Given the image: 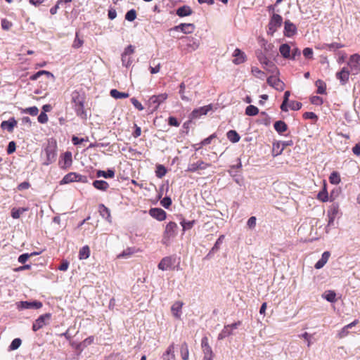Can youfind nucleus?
Wrapping results in <instances>:
<instances>
[{
  "label": "nucleus",
  "mask_w": 360,
  "mask_h": 360,
  "mask_svg": "<svg viewBox=\"0 0 360 360\" xmlns=\"http://www.w3.org/2000/svg\"><path fill=\"white\" fill-rule=\"evenodd\" d=\"M72 102L74 103V109L77 115L82 118L86 117L84 107V97L78 91L72 94Z\"/></svg>",
  "instance_id": "1"
},
{
  "label": "nucleus",
  "mask_w": 360,
  "mask_h": 360,
  "mask_svg": "<svg viewBox=\"0 0 360 360\" xmlns=\"http://www.w3.org/2000/svg\"><path fill=\"white\" fill-rule=\"evenodd\" d=\"M168 98L167 93L160 94L158 95H153L150 96L148 101V105L153 110H156L160 105L163 103Z\"/></svg>",
  "instance_id": "2"
},
{
  "label": "nucleus",
  "mask_w": 360,
  "mask_h": 360,
  "mask_svg": "<svg viewBox=\"0 0 360 360\" xmlns=\"http://www.w3.org/2000/svg\"><path fill=\"white\" fill-rule=\"evenodd\" d=\"M56 143L55 141H49L47 146L44 149L46 155L45 164L46 165L53 162L56 159Z\"/></svg>",
  "instance_id": "3"
},
{
  "label": "nucleus",
  "mask_w": 360,
  "mask_h": 360,
  "mask_svg": "<svg viewBox=\"0 0 360 360\" xmlns=\"http://www.w3.org/2000/svg\"><path fill=\"white\" fill-rule=\"evenodd\" d=\"M347 65L352 75H358L360 72V56L357 53L352 55Z\"/></svg>",
  "instance_id": "4"
},
{
  "label": "nucleus",
  "mask_w": 360,
  "mask_h": 360,
  "mask_svg": "<svg viewBox=\"0 0 360 360\" xmlns=\"http://www.w3.org/2000/svg\"><path fill=\"white\" fill-rule=\"evenodd\" d=\"M51 314L50 313H46L41 315L33 323L32 330L34 331H37L39 329L42 328L44 326L49 325L51 321Z\"/></svg>",
  "instance_id": "5"
},
{
  "label": "nucleus",
  "mask_w": 360,
  "mask_h": 360,
  "mask_svg": "<svg viewBox=\"0 0 360 360\" xmlns=\"http://www.w3.org/2000/svg\"><path fill=\"white\" fill-rule=\"evenodd\" d=\"M201 346L203 352V360H213V352L211 347L209 345L208 339L204 337L201 340Z\"/></svg>",
  "instance_id": "6"
},
{
  "label": "nucleus",
  "mask_w": 360,
  "mask_h": 360,
  "mask_svg": "<svg viewBox=\"0 0 360 360\" xmlns=\"http://www.w3.org/2000/svg\"><path fill=\"white\" fill-rule=\"evenodd\" d=\"M195 27L193 23H181L170 29V32H181L184 34H191L194 32Z\"/></svg>",
  "instance_id": "7"
},
{
  "label": "nucleus",
  "mask_w": 360,
  "mask_h": 360,
  "mask_svg": "<svg viewBox=\"0 0 360 360\" xmlns=\"http://www.w3.org/2000/svg\"><path fill=\"white\" fill-rule=\"evenodd\" d=\"M283 18L278 15L274 13L269 23V29L272 33L275 32L278 27H281L282 25Z\"/></svg>",
  "instance_id": "8"
},
{
  "label": "nucleus",
  "mask_w": 360,
  "mask_h": 360,
  "mask_svg": "<svg viewBox=\"0 0 360 360\" xmlns=\"http://www.w3.org/2000/svg\"><path fill=\"white\" fill-rule=\"evenodd\" d=\"M41 307L42 303L39 301H21L17 303V307L20 310L26 309H40Z\"/></svg>",
  "instance_id": "9"
},
{
  "label": "nucleus",
  "mask_w": 360,
  "mask_h": 360,
  "mask_svg": "<svg viewBox=\"0 0 360 360\" xmlns=\"http://www.w3.org/2000/svg\"><path fill=\"white\" fill-rule=\"evenodd\" d=\"M210 167V164L206 163L202 160H198L196 162L191 163L188 165L187 172H195L199 169H206Z\"/></svg>",
  "instance_id": "10"
},
{
  "label": "nucleus",
  "mask_w": 360,
  "mask_h": 360,
  "mask_svg": "<svg viewBox=\"0 0 360 360\" xmlns=\"http://www.w3.org/2000/svg\"><path fill=\"white\" fill-rule=\"evenodd\" d=\"M267 84L278 91H283L284 84L276 76H270L267 78Z\"/></svg>",
  "instance_id": "11"
},
{
  "label": "nucleus",
  "mask_w": 360,
  "mask_h": 360,
  "mask_svg": "<svg viewBox=\"0 0 360 360\" xmlns=\"http://www.w3.org/2000/svg\"><path fill=\"white\" fill-rule=\"evenodd\" d=\"M178 226L175 222L170 221L167 224L165 231V237L168 238L174 237L177 233Z\"/></svg>",
  "instance_id": "12"
},
{
  "label": "nucleus",
  "mask_w": 360,
  "mask_h": 360,
  "mask_svg": "<svg viewBox=\"0 0 360 360\" xmlns=\"http://www.w3.org/2000/svg\"><path fill=\"white\" fill-rule=\"evenodd\" d=\"M212 105H208L195 109L191 114V119L199 118L202 115H206L210 110H212Z\"/></svg>",
  "instance_id": "13"
},
{
  "label": "nucleus",
  "mask_w": 360,
  "mask_h": 360,
  "mask_svg": "<svg viewBox=\"0 0 360 360\" xmlns=\"http://www.w3.org/2000/svg\"><path fill=\"white\" fill-rule=\"evenodd\" d=\"M150 215L158 221L166 219V212L161 208H151L149 210Z\"/></svg>",
  "instance_id": "14"
},
{
  "label": "nucleus",
  "mask_w": 360,
  "mask_h": 360,
  "mask_svg": "<svg viewBox=\"0 0 360 360\" xmlns=\"http://www.w3.org/2000/svg\"><path fill=\"white\" fill-rule=\"evenodd\" d=\"M350 71L348 68H343L340 72L336 73V77L338 79L341 84L345 85L349 80Z\"/></svg>",
  "instance_id": "15"
},
{
  "label": "nucleus",
  "mask_w": 360,
  "mask_h": 360,
  "mask_svg": "<svg viewBox=\"0 0 360 360\" xmlns=\"http://www.w3.org/2000/svg\"><path fill=\"white\" fill-rule=\"evenodd\" d=\"M296 32L297 27L292 22H291L290 20L285 21L284 34L286 37H290L293 36Z\"/></svg>",
  "instance_id": "16"
},
{
  "label": "nucleus",
  "mask_w": 360,
  "mask_h": 360,
  "mask_svg": "<svg viewBox=\"0 0 360 360\" xmlns=\"http://www.w3.org/2000/svg\"><path fill=\"white\" fill-rule=\"evenodd\" d=\"M183 302H181V301H177V302H175L172 307H171V311H172V315L176 318V319H181V309H182V307H183Z\"/></svg>",
  "instance_id": "17"
},
{
  "label": "nucleus",
  "mask_w": 360,
  "mask_h": 360,
  "mask_svg": "<svg viewBox=\"0 0 360 360\" xmlns=\"http://www.w3.org/2000/svg\"><path fill=\"white\" fill-rule=\"evenodd\" d=\"M174 260L171 257H164L158 264V269L166 271L174 264Z\"/></svg>",
  "instance_id": "18"
},
{
  "label": "nucleus",
  "mask_w": 360,
  "mask_h": 360,
  "mask_svg": "<svg viewBox=\"0 0 360 360\" xmlns=\"http://www.w3.org/2000/svg\"><path fill=\"white\" fill-rule=\"evenodd\" d=\"M16 125L17 121L14 117H11L7 121H3L1 124V127L3 129H7L9 132H11Z\"/></svg>",
  "instance_id": "19"
},
{
  "label": "nucleus",
  "mask_w": 360,
  "mask_h": 360,
  "mask_svg": "<svg viewBox=\"0 0 360 360\" xmlns=\"http://www.w3.org/2000/svg\"><path fill=\"white\" fill-rule=\"evenodd\" d=\"M100 214L103 218L105 219L109 223L112 222V218L110 215V210L105 207L103 204H101L98 206Z\"/></svg>",
  "instance_id": "20"
},
{
  "label": "nucleus",
  "mask_w": 360,
  "mask_h": 360,
  "mask_svg": "<svg viewBox=\"0 0 360 360\" xmlns=\"http://www.w3.org/2000/svg\"><path fill=\"white\" fill-rule=\"evenodd\" d=\"M182 39L188 41L186 46L188 51H195L199 47V41L193 37H183Z\"/></svg>",
  "instance_id": "21"
},
{
  "label": "nucleus",
  "mask_w": 360,
  "mask_h": 360,
  "mask_svg": "<svg viewBox=\"0 0 360 360\" xmlns=\"http://www.w3.org/2000/svg\"><path fill=\"white\" fill-rule=\"evenodd\" d=\"M233 56L235 57L233 63L236 65L241 64L245 60V54L239 49L234 51Z\"/></svg>",
  "instance_id": "22"
},
{
  "label": "nucleus",
  "mask_w": 360,
  "mask_h": 360,
  "mask_svg": "<svg viewBox=\"0 0 360 360\" xmlns=\"http://www.w3.org/2000/svg\"><path fill=\"white\" fill-rule=\"evenodd\" d=\"M192 9L188 6H183L176 10V15L179 17H185L191 15Z\"/></svg>",
  "instance_id": "23"
},
{
  "label": "nucleus",
  "mask_w": 360,
  "mask_h": 360,
  "mask_svg": "<svg viewBox=\"0 0 360 360\" xmlns=\"http://www.w3.org/2000/svg\"><path fill=\"white\" fill-rule=\"evenodd\" d=\"M329 257V252H324L321 255V258L315 264V268L316 269H321L328 262Z\"/></svg>",
  "instance_id": "24"
},
{
  "label": "nucleus",
  "mask_w": 360,
  "mask_h": 360,
  "mask_svg": "<svg viewBox=\"0 0 360 360\" xmlns=\"http://www.w3.org/2000/svg\"><path fill=\"white\" fill-rule=\"evenodd\" d=\"M174 345L172 344L168 347L163 354V360H175Z\"/></svg>",
  "instance_id": "25"
},
{
  "label": "nucleus",
  "mask_w": 360,
  "mask_h": 360,
  "mask_svg": "<svg viewBox=\"0 0 360 360\" xmlns=\"http://www.w3.org/2000/svg\"><path fill=\"white\" fill-rule=\"evenodd\" d=\"M357 323H358V320H354L353 322L347 324V326H345V327H343L342 328V330L338 333V336L340 338H342L347 336V334L349 333L348 330L349 328H352V327L355 326Z\"/></svg>",
  "instance_id": "26"
},
{
  "label": "nucleus",
  "mask_w": 360,
  "mask_h": 360,
  "mask_svg": "<svg viewBox=\"0 0 360 360\" xmlns=\"http://www.w3.org/2000/svg\"><path fill=\"white\" fill-rule=\"evenodd\" d=\"M279 51L282 56L285 58H290V46L287 44H283L281 45L279 48Z\"/></svg>",
  "instance_id": "27"
},
{
  "label": "nucleus",
  "mask_w": 360,
  "mask_h": 360,
  "mask_svg": "<svg viewBox=\"0 0 360 360\" xmlns=\"http://www.w3.org/2000/svg\"><path fill=\"white\" fill-rule=\"evenodd\" d=\"M274 127L275 130L279 134L283 133L288 129L287 124L281 120L276 121L274 123Z\"/></svg>",
  "instance_id": "28"
},
{
  "label": "nucleus",
  "mask_w": 360,
  "mask_h": 360,
  "mask_svg": "<svg viewBox=\"0 0 360 360\" xmlns=\"http://www.w3.org/2000/svg\"><path fill=\"white\" fill-rule=\"evenodd\" d=\"M93 186L98 190L101 191H106L108 187L109 184L108 182L103 180H96L93 182Z\"/></svg>",
  "instance_id": "29"
},
{
  "label": "nucleus",
  "mask_w": 360,
  "mask_h": 360,
  "mask_svg": "<svg viewBox=\"0 0 360 360\" xmlns=\"http://www.w3.org/2000/svg\"><path fill=\"white\" fill-rule=\"evenodd\" d=\"M77 173L70 172L66 174L60 181V184H66L76 181Z\"/></svg>",
  "instance_id": "30"
},
{
  "label": "nucleus",
  "mask_w": 360,
  "mask_h": 360,
  "mask_svg": "<svg viewBox=\"0 0 360 360\" xmlns=\"http://www.w3.org/2000/svg\"><path fill=\"white\" fill-rule=\"evenodd\" d=\"M97 177L113 178L115 176V171L112 169H108L106 172L103 170H98L96 172Z\"/></svg>",
  "instance_id": "31"
},
{
  "label": "nucleus",
  "mask_w": 360,
  "mask_h": 360,
  "mask_svg": "<svg viewBox=\"0 0 360 360\" xmlns=\"http://www.w3.org/2000/svg\"><path fill=\"white\" fill-rule=\"evenodd\" d=\"M180 354L183 360H188L189 357L188 346L186 342H183L180 347Z\"/></svg>",
  "instance_id": "32"
},
{
  "label": "nucleus",
  "mask_w": 360,
  "mask_h": 360,
  "mask_svg": "<svg viewBox=\"0 0 360 360\" xmlns=\"http://www.w3.org/2000/svg\"><path fill=\"white\" fill-rule=\"evenodd\" d=\"M344 46H345V45L342 44L338 43V42H333L331 44H324L323 46V48L325 49H327L328 51H335V50L341 49Z\"/></svg>",
  "instance_id": "33"
},
{
  "label": "nucleus",
  "mask_w": 360,
  "mask_h": 360,
  "mask_svg": "<svg viewBox=\"0 0 360 360\" xmlns=\"http://www.w3.org/2000/svg\"><path fill=\"white\" fill-rule=\"evenodd\" d=\"M232 334L233 331L230 328V326H229V325L224 326V328L218 335V340H221Z\"/></svg>",
  "instance_id": "34"
},
{
  "label": "nucleus",
  "mask_w": 360,
  "mask_h": 360,
  "mask_svg": "<svg viewBox=\"0 0 360 360\" xmlns=\"http://www.w3.org/2000/svg\"><path fill=\"white\" fill-rule=\"evenodd\" d=\"M227 139L232 143H237L240 141V136L235 130H230L226 134Z\"/></svg>",
  "instance_id": "35"
},
{
  "label": "nucleus",
  "mask_w": 360,
  "mask_h": 360,
  "mask_svg": "<svg viewBox=\"0 0 360 360\" xmlns=\"http://www.w3.org/2000/svg\"><path fill=\"white\" fill-rule=\"evenodd\" d=\"M110 94L112 98L116 99L128 98L129 96L128 93L120 92L117 89H112Z\"/></svg>",
  "instance_id": "36"
},
{
  "label": "nucleus",
  "mask_w": 360,
  "mask_h": 360,
  "mask_svg": "<svg viewBox=\"0 0 360 360\" xmlns=\"http://www.w3.org/2000/svg\"><path fill=\"white\" fill-rule=\"evenodd\" d=\"M90 255V249L88 245L82 247L79 252V259H86Z\"/></svg>",
  "instance_id": "37"
},
{
  "label": "nucleus",
  "mask_w": 360,
  "mask_h": 360,
  "mask_svg": "<svg viewBox=\"0 0 360 360\" xmlns=\"http://www.w3.org/2000/svg\"><path fill=\"white\" fill-rule=\"evenodd\" d=\"M323 297L330 302H335L336 301V293L333 290H328L323 294Z\"/></svg>",
  "instance_id": "38"
},
{
  "label": "nucleus",
  "mask_w": 360,
  "mask_h": 360,
  "mask_svg": "<svg viewBox=\"0 0 360 360\" xmlns=\"http://www.w3.org/2000/svg\"><path fill=\"white\" fill-rule=\"evenodd\" d=\"M63 160L64 162V165H63L62 167H70L72 164V153L69 151L65 152L63 154Z\"/></svg>",
  "instance_id": "39"
},
{
  "label": "nucleus",
  "mask_w": 360,
  "mask_h": 360,
  "mask_svg": "<svg viewBox=\"0 0 360 360\" xmlns=\"http://www.w3.org/2000/svg\"><path fill=\"white\" fill-rule=\"evenodd\" d=\"M43 75H47L49 77L54 78L53 75L46 70H40L37 72V73L34 74L30 77L31 80H37L40 76H42Z\"/></svg>",
  "instance_id": "40"
},
{
  "label": "nucleus",
  "mask_w": 360,
  "mask_h": 360,
  "mask_svg": "<svg viewBox=\"0 0 360 360\" xmlns=\"http://www.w3.org/2000/svg\"><path fill=\"white\" fill-rule=\"evenodd\" d=\"M259 112V109L252 105H248L245 109V114L248 116H255Z\"/></svg>",
  "instance_id": "41"
},
{
  "label": "nucleus",
  "mask_w": 360,
  "mask_h": 360,
  "mask_svg": "<svg viewBox=\"0 0 360 360\" xmlns=\"http://www.w3.org/2000/svg\"><path fill=\"white\" fill-rule=\"evenodd\" d=\"M263 68L268 72L274 73L275 72H277V68L276 65L270 61L269 60L263 65Z\"/></svg>",
  "instance_id": "42"
},
{
  "label": "nucleus",
  "mask_w": 360,
  "mask_h": 360,
  "mask_svg": "<svg viewBox=\"0 0 360 360\" xmlns=\"http://www.w3.org/2000/svg\"><path fill=\"white\" fill-rule=\"evenodd\" d=\"M257 58L259 63L264 65L269 60L266 53H263L262 51H257L256 53Z\"/></svg>",
  "instance_id": "43"
},
{
  "label": "nucleus",
  "mask_w": 360,
  "mask_h": 360,
  "mask_svg": "<svg viewBox=\"0 0 360 360\" xmlns=\"http://www.w3.org/2000/svg\"><path fill=\"white\" fill-rule=\"evenodd\" d=\"M27 210V208H13L11 210V216L13 219H18L20 215Z\"/></svg>",
  "instance_id": "44"
},
{
  "label": "nucleus",
  "mask_w": 360,
  "mask_h": 360,
  "mask_svg": "<svg viewBox=\"0 0 360 360\" xmlns=\"http://www.w3.org/2000/svg\"><path fill=\"white\" fill-rule=\"evenodd\" d=\"M22 340L20 338H15L11 343L8 347L9 351H13L18 349L21 345Z\"/></svg>",
  "instance_id": "45"
},
{
  "label": "nucleus",
  "mask_w": 360,
  "mask_h": 360,
  "mask_svg": "<svg viewBox=\"0 0 360 360\" xmlns=\"http://www.w3.org/2000/svg\"><path fill=\"white\" fill-rule=\"evenodd\" d=\"M284 149V144L282 146L280 143H276L273 145V153L274 155H278L282 153Z\"/></svg>",
  "instance_id": "46"
},
{
  "label": "nucleus",
  "mask_w": 360,
  "mask_h": 360,
  "mask_svg": "<svg viewBox=\"0 0 360 360\" xmlns=\"http://www.w3.org/2000/svg\"><path fill=\"white\" fill-rule=\"evenodd\" d=\"M252 73L253 75L259 79H264L265 77V74L263 71L260 70L257 67H252Z\"/></svg>",
  "instance_id": "47"
},
{
  "label": "nucleus",
  "mask_w": 360,
  "mask_h": 360,
  "mask_svg": "<svg viewBox=\"0 0 360 360\" xmlns=\"http://www.w3.org/2000/svg\"><path fill=\"white\" fill-rule=\"evenodd\" d=\"M155 173H156V176L158 178H162L166 174L167 169L163 165H159L157 166V169L155 171Z\"/></svg>",
  "instance_id": "48"
},
{
  "label": "nucleus",
  "mask_w": 360,
  "mask_h": 360,
  "mask_svg": "<svg viewBox=\"0 0 360 360\" xmlns=\"http://www.w3.org/2000/svg\"><path fill=\"white\" fill-rule=\"evenodd\" d=\"M136 18V11L134 9H131L127 12L125 19L129 22L134 21Z\"/></svg>",
  "instance_id": "49"
},
{
  "label": "nucleus",
  "mask_w": 360,
  "mask_h": 360,
  "mask_svg": "<svg viewBox=\"0 0 360 360\" xmlns=\"http://www.w3.org/2000/svg\"><path fill=\"white\" fill-rule=\"evenodd\" d=\"M224 238V235H221L219 238L215 242L214 246L212 247V250H210V252H214L217 251L220 248L221 244L223 243V240Z\"/></svg>",
  "instance_id": "50"
},
{
  "label": "nucleus",
  "mask_w": 360,
  "mask_h": 360,
  "mask_svg": "<svg viewBox=\"0 0 360 360\" xmlns=\"http://www.w3.org/2000/svg\"><path fill=\"white\" fill-rule=\"evenodd\" d=\"M180 224L183 227V231H185L186 230L191 229L193 226V224H195V221L193 220V221H186V220L183 219L180 222Z\"/></svg>",
  "instance_id": "51"
},
{
  "label": "nucleus",
  "mask_w": 360,
  "mask_h": 360,
  "mask_svg": "<svg viewBox=\"0 0 360 360\" xmlns=\"http://www.w3.org/2000/svg\"><path fill=\"white\" fill-rule=\"evenodd\" d=\"M316 85L317 86V93L319 94H323L326 92V86L325 84L320 79L317 80L316 82Z\"/></svg>",
  "instance_id": "52"
},
{
  "label": "nucleus",
  "mask_w": 360,
  "mask_h": 360,
  "mask_svg": "<svg viewBox=\"0 0 360 360\" xmlns=\"http://www.w3.org/2000/svg\"><path fill=\"white\" fill-rule=\"evenodd\" d=\"M122 65L128 68L132 63L131 56L122 55Z\"/></svg>",
  "instance_id": "53"
},
{
  "label": "nucleus",
  "mask_w": 360,
  "mask_h": 360,
  "mask_svg": "<svg viewBox=\"0 0 360 360\" xmlns=\"http://www.w3.org/2000/svg\"><path fill=\"white\" fill-rule=\"evenodd\" d=\"M186 89V85L184 82H181L179 85V94L181 95V98L183 101H189L190 99L184 95V91Z\"/></svg>",
  "instance_id": "54"
},
{
  "label": "nucleus",
  "mask_w": 360,
  "mask_h": 360,
  "mask_svg": "<svg viewBox=\"0 0 360 360\" xmlns=\"http://www.w3.org/2000/svg\"><path fill=\"white\" fill-rule=\"evenodd\" d=\"M23 112H25V113H28V114H30L32 116H35V115H37L38 114L39 109L36 106H32V107H30V108H25L23 110Z\"/></svg>",
  "instance_id": "55"
},
{
  "label": "nucleus",
  "mask_w": 360,
  "mask_h": 360,
  "mask_svg": "<svg viewBox=\"0 0 360 360\" xmlns=\"http://www.w3.org/2000/svg\"><path fill=\"white\" fill-rule=\"evenodd\" d=\"M134 251L131 248H127L124 250L122 253L118 255V258H129L132 254Z\"/></svg>",
  "instance_id": "56"
},
{
  "label": "nucleus",
  "mask_w": 360,
  "mask_h": 360,
  "mask_svg": "<svg viewBox=\"0 0 360 360\" xmlns=\"http://www.w3.org/2000/svg\"><path fill=\"white\" fill-rule=\"evenodd\" d=\"M303 117L304 119L312 120L314 122L318 120V116L313 112H306L303 114Z\"/></svg>",
  "instance_id": "57"
},
{
  "label": "nucleus",
  "mask_w": 360,
  "mask_h": 360,
  "mask_svg": "<svg viewBox=\"0 0 360 360\" xmlns=\"http://www.w3.org/2000/svg\"><path fill=\"white\" fill-rule=\"evenodd\" d=\"M317 197H318V199H319L322 202H326L328 200V193L325 188L322 191H320L318 193Z\"/></svg>",
  "instance_id": "58"
},
{
  "label": "nucleus",
  "mask_w": 360,
  "mask_h": 360,
  "mask_svg": "<svg viewBox=\"0 0 360 360\" xmlns=\"http://www.w3.org/2000/svg\"><path fill=\"white\" fill-rule=\"evenodd\" d=\"M84 44V41L78 37L77 32L76 33L75 39L72 44V47L75 49H78L81 47Z\"/></svg>",
  "instance_id": "59"
},
{
  "label": "nucleus",
  "mask_w": 360,
  "mask_h": 360,
  "mask_svg": "<svg viewBox=\"0 0 360 360\" xmlns=\"http://www.w3.org/2000/svg\"><path fill=\"white\" fill-rule=\"evenodd\" d=\"M13 26V24L11 22L8 20L7 19H2L1 20V27L4 30H8L11 28Z\"/></svg>",
  "instance_id": "60"
},
{
  "label": "nucleus",
  "mask_w": 360,
  "mask_h": 360,
  "mask_svg": "<svg viewBox=\"0 0 360 360\" xmlns=\"http://www.w3.org/2000/svg\"><path fill=\"white\" fill-rule=\"evenodd\" d=\"M302 103L297 101H291L289 104V107L292 110H298L302 108Z\"/></svg>",
  "instance_id": "61"
},
{
  "label": "nucleus",
  "mask_w": 360,
  "mask_h": 360,
  "mask_svg": "<svg viewBox=\"0 0 360 360\" xmlns=\"http://www.w3.org/2000/svg\"><path fill=\"white\" fill-rule=\"evenodd\" d=\"M131 102L133 104V105L139 110H143L144 109L143 105L136 98H131Z\"/></svg>",
  "instance_id": "62"
},
{
  "label": "nucleus",
  "mask_w": 360,
  "mask_h": 360,
  "mask_svg": "<svg viewBox=\"0 0 360 360\" xmlns=\"http://www.w3.org/2000/svg\"><path fill=\"white\" fill-rule=\"evenodd\" d=\"M38 122L41 124H45L48 122V116L44 112H41L37 117Z\"/></svg>",
  "instance_id": "63"
},
{
  "label": "nucleus",
  "mask_w": 360,
  "mask_h": 360,
  "mask_svg": "<svg viewBox=\"0 0 360 360\" xmlns=\"http://www.w3.org/2000/svg\"><path fill=\"white\" fill-rule=\"evenodd\" d=\"M330 181L332 184H337L340 182V179L337 173L333 172L330 174Z\"/></svg>",
  "instance_id": "64"
}]
</instances>
